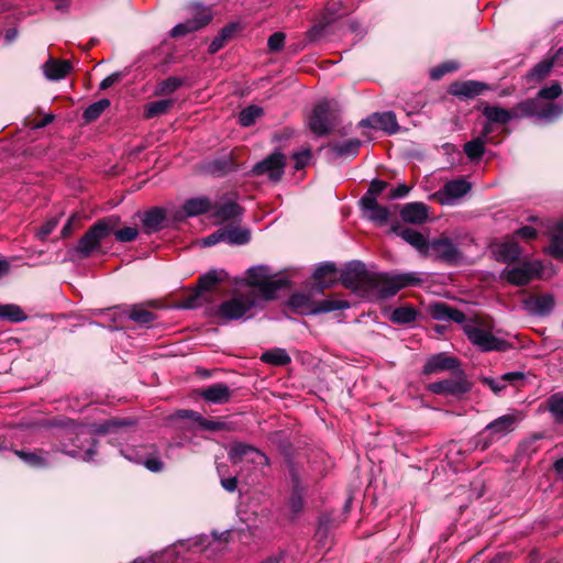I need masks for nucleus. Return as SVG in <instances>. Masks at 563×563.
<instances>
[{
  "label": "nucleus",
  "mask_w": 563,
  "mask_h": 563,
  "mask_svg": "<svg viewBox=\"0 0 563 563\" xmlns=\"http://www.w3.org/2000/svg\"><path fill=\"white\" fill-rule=\"evenodd\" d=\"M551 252L554 257L563 261V221L555 227V233L551 241Z\"/></svg>",
  "instance_id": "51"
},
{
  "label": "nucleus",
  "mask_w": 563,
  "mask_h": 563,
  "mask_svg": "<svg viewBox=\"0 0 563 563\" xmlns=\"http://www.w3.org/2000/svg\"><path fill=\"white\" fill-rule=\"evenodd\" d=\"M457 69L455 63H444L431 69L430 76L434 80L441 79L445 74L452 73Z\"/></svg>",
  "instance_id": "60"
},
{
  "label": "nucleus",
  "mask_w": 563,
  "mask_h": 563,
  "mask_svg": "<svg viewBox=\"0 0 563 563\" xmlns=\"http://www.w3.org/2000/svg\"><path fill=\"white\" fill-rule=\"evenodd\" d=\"M362 128L382 130L391 135L399 131L396 114L393 111L375 112L358 123Z\"/></svg>",
  "instance_id": "13"
},
{
  "label": "nucleus",
  "mask_w": 563,
  "mask_h": 563,
  "mask_svg": "<svg viewBox=\"0 0 563 563\" xmlns=\"http://www.w3.org/2000/svg\"><path fill=\"white\" fill-rule=\"evenodd\" d=\"M257 303V295L251 290L239 294L223 301L217 310V316L225 321L238 320L246 316Z\"/></svg>",
  "instance_id": "5"
},
{
  "label": "nucleus",
  "mask_w": 563,
  "mask_h": 563,
  "mask_svg": "<svg viewBox=\"0 0 563 563\" xmlns=\"http://www.w3.org/2000/svg\"><path fill=\"white\" fill-rule=\"evenodd\" d=\"M262 114L263 109L261 107L250 106L240 112L239 122L242 126H251Z\"/></svg>",
  "instance_id": "50"
},
{
  "label": "nucleus",
  "mask_w": 563,
  "mask_h": 563,
  "mask_svg": "<svg viewBox=\"0 0 563 563\" xmlns=\"http://www.w3.org/2000/svg\"><path fill=\"white\" fill-rule=\"evenodd\" d=\"M387 183L379 179H374L366 194L362 197V199H372L377 200V197L386 189Z\"/></svg>",
  "instance_id": "55"
},
{
  "label": "nucleus",
  "mask_w": 563,
  "mask_h": 563,
  "mask_svg": "<svg viewBox=\"0 0 563 563\" xmlns=\"http://www.w3.org/2000/svg\"><path fill=\"white\" fill-rule=\"evenodd\" d=\"M561 53H563V48H560L551 58L543 59L534 65L533 68L527 74V79L529 81L539 82L548 77Z\"/></svg>",
  "instance_id": "32"
},
{
  "label": "nucleus",
  "mask_w": 563,
  "mask_h": 563,
  "mask_svg": "<svg viewBox=\"0 0 563 563\" xmlns=\"http://www.w3.org/2000/svg\"><path fill=\"white\" fill-rule=\"evenodd\" d=\"M525 308L533 313L539 316H545L549 314L554 305V298L551 295H542V296H536L530 297L525 300Z\"/></svg>",
  "instance_id": "24"
},
{
  "label": "nucleus",
  "mask_w": 563,
  "mask_h": 563,
  "mask_svg": "<svg viewBox=\"0 0 563 563\" xmlns=\"http://www.w3.org/2000/svg\"><path fill=\"white\" fill-rule=\"evenodd\" d=\"M170 421H177V420H188L191 424H197L201 430L205 431H222V430H230V427L227 422L220 421V420H210L202 417L199 412L189 410V409H181L175 411L169 417Z\"/></svg>",
  "instance_id": "12"
},
{
  "label": "nucleus",
  "mask_w": 563,
  "mask_h": 563,
  "mask_svg": "<svg viewBox=\"0 0 563 563\" xmlns=\"http://www.w3.org/2000/svg\"><path fill=\"white\" fill-rule=\"evenodd\" d=\"M520 253L517 243H505L500 247V255L505 261H516L520 256Z\"/></svg>",
  "instance_id": "58"
},
{
  "label": "nucleus",
  "mask_w": 563,
  "mask_h": 563,
  "mask_svg": "<svg viewBox=\"0 0 563 563\" xmlns=\"http://www.w3.org/2000/svg\"><path fill=\"white\" fill-rule=\"evenodd\" d=\"M220 282L221 277L217 271H210L206 273L198 280L197 291L188 296L181 303V307L186 309L196 308L198 306V298L200 296V292L211 290Z\"/></svg>",
  "instance_id": "15"
},
{
  "label": "nucleus",
  "mask_w": 563,
  "mask_h": 563,
  "mask_svg": "<svg viewBox=\"0 0 563 563\" xmlns=\"http://www.w3.org/2000/svg\"><path fill=\"white\" fill-rule=\"evenodd\" d=\"M399 235L410 245L416 247L420 253L426 255L429 242L424 235L413 229H404L399 232Z\"/></svg>",
  "instance_id": "37"
},
{
  "label": "nucleus",
  "mask_w": 563,
  "mask_h": 563,
  "mask_svg": "<svg viewBox=\"0 0 563 563\" xmlns=\"http://www.w3.org/2000/svg\"><path fill=\"white\" fill-rule=\"evenodd\" d=\"M362 142L358 139H350L342 143L329 144L330 150L338 157L356 156L361 147Z\"/></svg>",
  "instance_id": "33"
},
{
  "label": "nucleus",
  "mask_w": 563,
  "mask_h": 563,
  "mask_svg": "<svg viewBox=\"0 0 563 563\" xmlns=\"http://www.w3.org/2000/svg\"><path fill=\"white\" fill-rule=\"evenodd\" d=\"M222 231L224 241L230 244H246L251 238L250 231L240 227L227 225L222 228Z\"/></svg>",
  "instance_id": "34"
},
{
  "label": "nucleus",
  "mask_w": 563,
  "mask_h": 563,
  "mask_svg": "<svg viewBox=\"0 0 563 563\" xmlns=\"http://www.w3.org/2000/svg\"><path fill=\"white\" fill-rule=\"evenodd\" d=\"M120 224V218L110 216L97 221L80 238L74 249L76 256L80 260L88 258L92 253L97 252L102 240L110 235Z\"/></svg>",
  "instance_id": "2"
},
{
  "label": "nucleus",
  "mask_w": 563,
  "mask_h": 563,
  "mask_svg": "<svg viewBox=\"0 0 563 563\" xmlns=\"http://www.w3.org/2000/svg\"><path fill=\"white\" fill-rule=\"evenodd\" d=\"M112 233L119 242L124 243L134 241L139 235L137 229L132 227H125L123 229H118L117 227Z\"/></svg>",
  "instance_id": "54"
},
{
  "label": "nucleus",
  "mask_w": 563,
  "mask_h": 563,
  "mask_svg": "<svg viewBox=\"0 0 563 563\" xmlns=\"http://www.w3.org/2000/svg\"><path fill=\"white\" fill-rule=\"evenodd\" d=\"M463 331L473 345L483 352L506 351L509 344L496 338L490 328L478 319H471L463 325Z\"/></svg>",
  "instance_id": "3"
},
{
  "label": "nucleus",
  "mask_w": 563,
  "mask_h": 563,
  "mask_svg": "<svg viewBox=\"0 0 563 563\" xmlns=\"http://www.w3.org/2000/svg\"><path fill=\"white\" fill-rule=\"evenodd\" d=\"M360 203L369 220L380 225L388 221L390 214L388 208L379 205L377 200L361 199Z\"/></svg>",
  "instance_id": "23"
},
{
  "label": "nucleus",
  "mask_w": 563,
  "mask_h": 563,
  "mask_svg": "<svg viewBox=\"0 0 563 563\" xmlns=\"http://www.w3.org/2000/svg\"><path fill=\"white\" fill-rule=\"evenodd\" d=\"M328 24L324 23L323 19L321 20V22L319 24H316L313 25L307 33H306V38L309 41V42H316L318 41L322 35H323V32H324V27L327 26Z\"/></svg>",
  "instance_id": "62"
},
{
  "label": "nucleus",
  "mask_w": 563,
  "mask_h": 563,
  "mask_svg": "<svg viewBox=\"0 0 563 563\" xmlns=\"http://www.w3.org/2000/svg\"><path fill=\"white\" fill-rule=\"evenodd\" d=\"M26 319L27 316L20 306L15 303L0 305V320L18 323Z\"/></svg>",
  "instance_id": "38"
},
{
  "label": "nucleus",
  "mask_w": 563,
  "mask_h": 563,
  "mask_svg": "<svg viewBox=\"0 0 563 563\" xmlns=\"http://www.w3.org/2000/svg\"><path fill=\"white\" fill-rule=\"evenodd\" d=\"M183 84H184V80L181 78H178L175 76L168 77L157 85V87L155 89V95L166 96V95L173 93L175 90H177L179 87H181Z\"/></svg>",
  "instance_id": "48"
},
{
  "label": "nucleus",
  "mask_w": 563,
  "mask_h": 563,
  "mask_svg": "<svg viewBox=\"0 0 563 563\" xmlns=\"http://www.w3.org/2000/svg\"><path fill=\"white\" fill-rule=\"evenodd\" d=\"M416 318L417 311L412 307H399L391 312L390 321L397 324H408Z\"/></svg>",
  "instance_id": "45"
},
{
  "label": "nucleus",
  "mask_w": 563,
  "mask_h": 563,
  "mask_svg": "<svg viewBox=\"0 0 563 563\" xmlns=\"http://www.w3.org/2000/svg\"><path fill=\"white\" fill-rule=\"evenodd\" d=\"M313 279L321 290L334 285L338 280V269L335 264L323 263L318 266L313 273Z\"/></svg>",
  "instance_id": "26"
},
{
  "label": "nucleus",
  "mask_w": 563,
  "mask_h": 563,
  "mask_svg": "<svg viewBox=\"0 0 563 563\" xmlns=\"http://www.w3.org/2000/svg\"><path fill=\"white\" fill-rule=\"evenodd\" d=\"M428 389L437 395L461 397L472 389V384L461 371L454 378L431 383Z\"/></svg>",
  "instance_id": "11"
},
{
  "label": "nucleus",
  "mask_w": 563,
  "mask_h": 563,
  "mask_svg": "<svg viewBox=\"0 0 563 563\" xmlns=\"http://www.w3.org/2000/svg\"><path fill=\"white\" fill-rule=\"evenodd\" d=\"M483 114L492 123L506 124L511 119H514L512 108L510 110H507V109L500 108L498 106L485 107L483 110Z\"/></svg>",
  "instance_id": "35"
},
{
  "label": "nucleus",
  "mask_w": 563,
  "mask_h": 563,
  "mask_svg": "<svg viewBox=\"0 0 563 563\" xmlns=\"http://www.w3.org/2000/svg\"><path fill=\"white\" fill-rule=\"evenodd\" d=\"M212 16L208 10L199 12L194 19L175 25L170 30L172 37L185 36L191 32L198 31L209 24Z\"/></svg>",
  "instance_id": "16"
},
{
  "label": "nucleus",
  "mask_w": 563,
  "mask_h": 563,
  "mask_svg": "<svg viewBox=\"0 0 563 563\" xmlns=\"http://www.w3.org/2000/svg\"><path fill=\"white\" fill-rule=\"evenodd\" d=\"M123 74L120 71L112 73L111 75L107 76L101 82L99 88L101 90H106L113 86L114 84L119 82L123 78Z\"/></svg>",
  "instance_id": "63"
},
{
  "label": "nucleus",
  "mask_w": 563,
  "mask_h": 563,
  "mask_svg": "<svg viewBox=\"0 0 563 563\" xmlns=\"http://www.w3.org/2000/svg\"><path fill=\"white\" fill-rule=\"evenodd\" d=\"M212 202L208 197H196L188 199L181 206V209L174 214L175 220H184L186 218L197 217L209 212Z\"/></svg>",
  "instance_id": "14"
},
{
  "label": "nucleus",
  "mask_w": 563,
  "mask_h": 563,
  "mask_svg": "<svg viewBox=\"0 0 563 563\" xmlns=\"http://www.w3.org/2000/svg\"><path fill=\"white\" fill-rule=\"evenodd\" d=\"M336 124V115L330 109L328 101L317 103L308 121L310 131L317 136L329 134Z\"/></svg>",
  "instance_id": "8"
},
{
  "label": "nucleus",
  "mask_w": 563,
  "mask_h": 563,
  "mask_svg": "<svg viewBox=\"0 0 563 563\" xmlns=\"http://www.w3.org/2000/svg\"><path fill=\"white\" fill-rule=\"evenodd\" d=\"M269 278L268 268L266 266H256L247 271L246 284L258 288Z\"/></svg>",
  "instance_id": "43"
},
{
  "label": "nucleus",
  "mask_w": 563,
  "mask_h": 563,
  "mask_svg": "<svg viewBox=\"0 0 563 563\" xmlns=\"http://www.w3.org/2000/svg\"><path fill=\"white\" fill-rule=\"evenodd\" d=\"M198 395L211 404H227L232 397V390L224 383H217L198 390Z\"/></svg>",
  "instance_id": "20"
},
{
  "label": "nucleus",
  "mask_w": 563,
  "mask_h": 563,
  "mask_svg": "<svg viewBox=\"0 0 563 563\" xmlns=\"http://www.w3.org/2000/svg\"><path fill=\"white\" fill-rule=\"evenodd\" d=\"M73 70V65L66 59L49 58L43 65V73L49 80H60Z\"/></svg>",
  "instance_id": "21"
},
{
  "label": "nucleus",
  "mask_w": 563,
  "mask_h": 563,
  "mask_svg": "<svg viewBox=\"0 0 563 563\" xmlns=\"http://www.w3.org/2000/svg\"><path fill=\"white\" fill-rule=\"evenodd\" d=\"M545 407L552 415L556 423H563V394L555 393L551 395L545 402Z\"/></svg>",
  "instance_id": "40"
},
{
  "label": "nucleus",
  "mask_w": 563,
  "mask_h": 563,
  "mask_svg": "<svg viewBox=\"0 0 563 563\" xmlns=\"http://www.w3.org/2000/svg\"><path fill=\"white\" fill-rule=\"evenodd\" d=\"M471 190V184L464 179L448 181L438 192L442 203H452L454 200L465 196Z\"/></svg>",
  "instance_id": "18"
},
{
  "label": "nucleus",
  "mask_w": 563,
  "mask_h": 563,
  "mask_svg": "<svg viewBox=\"0 0 563 563\" xmlns=\"http://www.w3.org/2000/svg\"><path fill=\"white\" fill-rule=\"evenodd\" d=\"M228 464L227 463H219L217 465V470L219 475L221 476V486L229 493L235 492L238 487V472L234 471L233 474H229L225 477Z\"/></svg>",
  "instance_id": "46"
},
{
  "label": "nucleus",
  "mask_w": 563,
  "mask_h": 563,
  "mask_svg": "<svg viewBox=\"0 0 563 563\" xmlns=\"http://www.w3.org/2000/svg\"><path fill=\"white\" fill-rule=\"evenodd\" d=\"M431 316L435 320H452L456 323H463L467 322L466 317L464 312H462L459 309L451 308L445 303H435L431 307Z\"/></svg>",
  "instance_id": "29"
},
{
  "label": "nucleus",
  "mask_w": 563,
  "mask_h": 563,
  "mask_svg": "<svg viewBox=\"0 0 563 563\" xmlns=\"http://www.w3.org/2000/svg\"><path fill=\"white\" fill-rule=\"evenodd\" d=\"M517 421V416L504 415L487 424L485 432H488L492 435L503 437L515 429Z\"/></svg>",
  "instance_id": "31"
},
{
  "label": "nucleus",
  "mask_w": 563,
  "mask_h": 563,
  "mask_svg": "<svg viewBox=\"0 0 563 563\" xmlns=\"http://www.w3.org/2000/svg\"><path fill=\"white\" fill-rule=\"evenodd\" d=\"M254 454H260V451L253 445L242 442L232 443L229 450V457H244Z\"/></svg>",
  "instance_id": "53"
},
{
  "label": "nucleus",
  "mask_w": 563,
  "mask_h": 563,
  "mask_svg": "<svg viewBox=\"0 0 563 563\" xmlns=\"http://www.w3.org/2000/svg\"><path fill=\"white\" fill-rule=\"evenodd\" d=\"M400 217L405 222L421 224L428 219V208L423 202H410L402 207Z\"/></svg>",
  "instance_id": "22"
},
{
  "label": "nucleus",
  "mask_w": 563,
  "mask_h": 563,
  "mask_svg": "<svg viewBox=\"0 0 563 563\" xmlns=\"http://www.w3.org/2000/svg\"><path fill=\"white\" fill-rule=\"evenodd\" d=\"M562 95V88L559 82H554L549 87H543L539 90L538 97L544 100H554Z\"/></svg>",
  "instance_id": "57"
},
{
  "label": "nucleus",
  "mask_w": 563,
  "mask_h": 563,
  "mask_svg": "<svg viewBox=\"0 0 563 563\" xmlns=\"http://www.w3.org/2000/svg\"><path fill=\"white\" fill-rule=\"evenodd\" d=\"M234 169V164L231 157H223L214 159L205 166L206 173L214 177H221Z\"/></svg>",
  "instance_id": "36"
},
{
  "label": "nucleus",
  "mask_w": 563,
  "mask_h": 563,
  "mask_svg": "<svg viewBox=\"0 0 563 563\" xmlns=\"http://www.w3.org/2000/svg\"><path fill=\"white\" fill-rule=\"evenodd\" d=\"M542 272V264L539 261L523 262L517 267L504 269L501 277L515 286H525Z\"/></svg>",
  "instance_id": "10"
},
{
  "label": "nucleus",
  "mask_w": 563,
  "mask_h": 563,
  "mask_svg": "<svg viewBox=\"0 0 563 563\" xmlns=\"http://www.w3.org/2000/svg\"><path fill=\"white\" fill-rule=\"evenodd\" d=\"M563 113V106L544 103L539 99H527L512 108L514 119L536 117L542 120H553Z\"/></svg>",
  "instance_id": "4"
},
{
  "label": "nucleus",
  "mask_w": 563,
  "mask_h": 563,
  "mask_svg": "<svg viewBox=\"0 0 563 563\" xmlns=\"http://www.w3.org/2000/svg\"><path fill=\"white\" fill-rule=\"evenodd\" d=\"M460 366L456 357L445 353H438L428 358L423 366V373L429 375L442 371H455Z\"/></svg>",
  "instance_id": "19"
},
{
  "label": "nucleus",
  "mask_w": 563,
  "mask_h": 563,
  "mask_svg": "<svg viewBox=\"0 0 563 563\" xmlns=\"http://www.w3.org/2000/svg\"><path fill=\"white\" fill-rule=\"evenodd\" d=\"M212 218L219 222H225L239 218L243 213V208L232 199H223L212 205Z\"/></svg>",
  "instance_id": "17"
},
{
  "label": "nucleus",
  "mask_w": 563,
  "mask_h": 563,
  "mask_svg": "<svg viewBox=\"0 0 563 563\" xmlns=\"http://www.w3.org/2000/svg\"><path fill=\"white\" fill-rule=\"evenodd\" d=\"M109 107L110 101L108 99H100L86 108L82 117L87 122H92L97 120Z\"/></svg>",
  "instance_id": "47"
},
{
  "label": "nucleus",
  "mask_w": 563,
  "mask_h": 563,
  "mask_svg": "<svg viewBox=\"0 0 563 563\" xmlns=\"http://www.w3.org/2000/svg\"><path fill=\"white\" fill-rule=\"evenodd\" d=\"M286 35L283 32L273 33L267 41L268 49L273 53L279 52L284 48Z\"/></svg>",
  "instance_id": "59"
},
{
  "label": "nucleus",
  "mask_w": 563,
  "mask_h": 563,
  "mask_svg": "<svg viewBox=\"0 0 563 563\" xmlns=\"http://www.w3.org/2000/svg\"><path fill=\"white\" fill-rule=\"evenodd\" d=\"M485 152V141L476 137L464 144V153L470 159H479Z\"/></svg>",
  "instance_id": "49"
},
{
  "label": "nucleus",
  "mask_w": 563,
  "mask_h": 563,
  "mask_svg": "<svg viewBox=\"0 0 563 563\" xmlns=\"http://www.w3.org/2000/svg\"><path fill=\"white\" fill-rule=\"evenodd\" d=\"M261 361L266 364L283 366L290 363L291 358L288 353L283 349H273L262 354Z\"/></svg>",
  "instance_id": "39"
},
{
  "label": "nucleus",
  "mask_w": 563,
  "mask_h": 563,
  "mask_svg": "<svg viewBox=\"0 0 563 563\" xmlns=\"http://www.w3.org/2000/svg\"><path fill=\"white\" fill-rule=\"evenodd\" d=\"M339 279L347 289L377 292L382 298L395 296L406 287L423 283L419 273H377L367 269L360 261L346 263Z\"/></svg>",
  "instance_id": "1"
},
{
  "label": "nucleus",
  "mask_w": 563,
  "mask_h": 563,
  "mask_svg": "<svg viewBox=\"0 0 563 563\" xmlns=\"http://www.w3.org/2000/svg\"><path fill=\"white\" fill-rule=\"evenodd\" d=\"M543 438L541 435H534L530 439L522 441L518 448V452L522 456H531L540 452V441Z\"/></svg>",
  "instance_id": "52"
},
{
  "label": "nucleus",
  "mask_w": 563,
  "mask_h": 563,
  "mask_svg": "<svg viewBox=\"0 0 563 563\" xmlns=\"http://www.w3.org/2000/svg\"><path fill=\"white\" fill-rule=\"evenodd\" d=\"M486 89L487 86L485 84L475 80H468L453 84L451 86L450 92L456 97L474 98Z\"/></svg>",
  "instance_id": "28"
},
{
  "label": "nucleus",
  "mask_w": 563,
  "mask_h": 563,
  "mask_svg": "<svg viewBox=\"0 0 563 563\" xmlns=\"http://www.w3.org/2000/svg\"><path fill=\"white\" fill-rule=\"evenodd\" d=\"M290 473L291 489L287 498V508L289 509V519L296 520L305 508V495L307 485L303 483L301 473L292 460H288Z\"/></svg>",
  "instance_id": "6"
},
{
  "label": "nucleus",
  "mask_w": 563,
  "mask_h": 563,
  "mask_svg": "<svg viewBox=\"0 0 563 563\" xmlns=\"http://www.w3.org/2000/svg\"><path fill=\"white\" fill-rule=\"evenodd\" d=\"M340 5H341L340 0H332L331 2L328 3V5L325 8V13L322 16L325 24L332 23L336 18L344 14V13L339 12Z\"/></svg>",
  "instance_id": "56"
},
{
  "label": "nucleus",
  "mask_w": 563,
  "mask_h": 563,
  "mask_svg": "<svg viewBox=\"0 0 563 563\" xmlns=\"http://www.w3.org/2000/svg\"><path fill=\"white\" fill-rule=\"evenodd\" d=\"M349 307H350V303L346 300L324 299V300L316 301V314L332 312V311H336V310H343Z\"/></svg>",
  "instance_id": "44"
},
{
  "label": "nucleus",
  "mask_w": 563,
  "mask_h": 563,
  "mask_svg": "<svg viewBox=\"0 0 563 563\" xmlns=\"http://www.w3.org/2000/svg\"><path fill=\"white\" fill-rule=\"evenodd\" d=\"M292 158L295 161V168L297 170L302 169L308 165L311 158L310 150L306 148L300 152H296L294 153Z\"/></svg>",
  "instance_id": "61"
},
{
  "label": "nucleus",
  "mask_w": 563,
  "mask_h": 563,
  "mask_svg": "<svg viewBox=\"0 0 563 563\" xmlns=\"http://www.w3.org/2000/svg\"><path fill=\"white\" fill-rule=\"evenodd\" d=\"M525 378V374L522 372H509L505 373L500 377V382H504L505 384H511L517 385V382H522Z\"/></svg>",
  "instance_id": "64"
},
{
  "label": "nucleus",
  "mask_w": 563,
  "mask_h": 563,
  "mask_svg": "<svg viewBox=\"0 0 563 563\" xmlns=\"http://www.w3.org/2000/svg\"><path fill=\"white\" fill-rule=\"evenodd\" d=\"M426 256H432L450 265L459 264L463 260V254L457 243L446 235L432 239L429 242Z\"/></svg>",
  "instance_id": "7"
},
{
  "label": "nucleus",
  "mask_w": 563,
  "mask_h": 563,
  "mask_svg": "<svg viewBox=\"0 0 563 563\" xmlns=\"http://www.w3.org/2000/svg\"><path fill=\"white\" fill-rule=\"evenodd\" d=\"M288 305L291 310L299 314H316V301L310 295L296 292L290 296Z\"/></svg>",
  "instance_id": "30"
},
{
  "label": "nucleus",
  "mask_w": 563,
  "mask_h": 563,
  "mask_svg": "<svg viewBox=\"0 0 563 563\" xmlns=\"http://www.w3.org/2000/svg\"><path fill=\"white\" fill-rule=\"evenodd\" d=\"M286 167V155L276 151L263 161L256 163L251 173L254 176H267L271 181L277 183L282 179Z\"/></svg>",
  "instance_id": "9"
},
{
  "label": "nucleus",
  "mask_w": 563,
  "mask_h": 563,
  "mask_svg": "<svg viewBox=\"0 0 563 563\" xmlns=\"http://www.w3.org/2000/svg\"><path fill=\"white\" fill-rule=\"evenodd\" d=\"M286 285H287V282L285 279L269 280V278H268L257 289L260 290L263 299L273 300L276 298L278 290L284 288Z\"/></svg>",
  "instance_id": "42"
},
{
  "label": "nucleus",
  "mask_w": 563,
  "mask_h": 563,
  "mask_svg": "<svg viewBox=\"0 0 563 563\" xmlns=\"http://www.w3.org/2000/svg\"><path fill=\"white\" fill-rule=\"evenodd\" d=\"M166 211L161 207H154L147 210L142 219L144 230L147 234L158 232L164 228Z\"/></svg>",
  "instance_id": "25"
},
{
  "label": "nucleus",
  "mask_w": 563,
  "mask_h": 563,
  "mask_svg": "<svg viewBox=\"0 0 563 563\" xmlns=\"http://www.w3.org/2000/svg\"><path fill=\"white\" fill-rule=\"evenodd\" d=\"M145 306L156 307L154 301H150L147 303L133 305L129 309H126L124 313L130 320L141 325H147L156 320V316L152 311L147 310Z\"/></svg>",
  "instance_id": "27"
},
{
  "label": "nucleus",
  "mask_w": 563,
  "mask_h": 563,
  "mask_svg": "<svg viewBox=\"0 0 563 563\" xmlns=\"http://www.w3.org/2000/svg\"><path fill=\"white\" fill-rule=\"evenodd\" d=\"M173 100H157L148 102L144 107V117L146 119H152L162 114H165L173 106Z\"/></svg>",
  "instance_id": "41"
}]
</instances>
